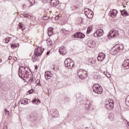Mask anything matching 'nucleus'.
Listing matches in <instances>:
<instances>
[{
    "instance_id": "obj_25",
    "label": "nucleus",
    "mask_w": 129,
    "mask_h": 129,
    "mask_svg": "<svg viewBox=\"0 0 129 129\" xmlns=\"http://www.w3.org/2000/svg\"><path fill=\"white\" fill-rule=\"evenodd\" d=\"M19 29H21L22 30V31H24V30H25V27H24V24H22L21 23H19Z\"/></svg>"
},
{
    "instance_id": "obj_17",
    "label": "nucleus",
    "mask_w": 129,
    "mask_h": 129,
    "mask_svg": "<svg viewBox=\"0 0 129 129\" xmlns=\"http://www.w3.org/2000/svg\"><path fill=\"white\" fill-rule=\"evenodd\" d=\"M123 66L125 69L129 68V59L125 60L123 63Z\"/></svg>"
},
{
    "instance_id": "obj_34",
    "label": "nucleus",
    "mask_w": 129,
    "mask_h": 129,
    "mask_svg": "<svg viewBox=\"0 0 129 129\" xmlns=\"http://www.w3.org/2000/svg\"><path fill=\"white\" fill-rule=\"evenodd\" d=\"M47 44L48 46H52V41L51 40H47Z\"/></svg>"
},
{
    "instance_id": "obj_53",
    "label": "nucleus",
    "mask_w": 129,
    "mask_h": 129,
    "mask_svg": "<svg viewBox=\"0 0 129 129\" xmlns=\"http://www.w3.org/2000/svg\"><path fill=\"white\" fill-rule=\"evenodd\" d=\"M2 62V59L0 58V63Z\"/></svg>"
},
{
    "instance_id": "obj_22",
    "label": "nucleus",
    "mask_w": 129,
    "mask_h": 129,
    "mask_svg": "<svg viewBox=\"0 0 129 129\" xmlns=\"http://www.w3.org/2000/svg\"><path fill=\"white\" fill-rule=\"evenodd\" d=\"M109 118L110 120L114 119V114L113 113H110L109 114Z\"/></svg>"
},
{
    "instance_id": "obj_36",
    "label": "nucleus",
    "mask_w": 129,
    "mask_h": 129,
    "mask_svg": "<svg viewBox=\"0 0 129 129\" xmlns=\"http://www.w3.org/2000/svg\"><path fill=\"white\" fill-rule=\"evenodd\" d=\"M101 78V77L100 76H94V79H97V80H99V79H100V78Z\"/></svg>"
},
{
    "instance_id": "obj_41",
    "label": "nucleus",
    "mask_w": 129,
    "mask_h": 129,
    "mask_svg": "<svg viewBox=\"0 0 129 129\" xmlns=\"http://www.w3.org/2000/svg\"><path fill=\"white\" fill-rule=\"evenodd\" d=\"M29 4L31 5V6H33V5L35 4V1L30 0Z\"/></svg>"
},
{
    "instance_id": "obj_26",
    "label": "nucleus",
    "mask_w": 129,
    "mask_h": 129,
    "mask_svg": "<svg viewBox=\"0 0 129 129\" xmlns=\"http://www.w3.org/2000/svg\"><path fill=\"white\" fill-rule=\"evenodd\" d=\"M39 102H40V99H34L32 101V103L33 104H37V103H39Z\"/></svg>"
},
{
    "instance_id": "obj_52",
    "label": "nucleus",
    "mask_w": 129,
    "mask_h": 129,
    "mask_svg": "<svg viewBox=\"0 0 129 129\" xmlns=\"http://www.w3.org/2000/svg\"><path fill=\"white\" fill-rule=\"evenodd\" d=\"M127 124L128 126H129V122H127Z\"/></svg>"
},
{
    "instance_id": "obj_28",
    "label": "nucleus",
    "mask_w": 129,
    "mask_h": 129,
    "mask_svg": "<svg viewBox=\"0 0 129 129\" xmlns=\"http://www.w3.org/2000/svg\"><path fill=\"white\" fill-rule=\"evenodd\" d=\"M52 112H53V115L54 117H57V116H58V111L53 110H52Z\"/></svg>"
},
{
    "instance_id": "obj_37",
    "label": "nucleus",
    "mask_w": 129,
    "mask_h": 129,
    "mask_svg": "<svg viewBox=\"0 0 129 129\" xmlns=\"http://www.w3.org/2000/svg\"><path fill=\"white\" fill-rule=\"evenodd\" d=\"M11 39H12V38H11V37L6 38V39H5L6 43H9L10 42V41H11Z\"/></svg>"
},
{
    "instance_id": "obj_27",
    "label": "nucleus",
    "mask_w": 129,
    "mask_h": 129,
    "mask_svg": "<svg viewBox=\"0 0 129 129\" xmlns=\"http://www.w3.org/2000/svg\"><path fill=\"white\" fill-rule=\"evenodd\" d=\"M21 104H28V99H24L21 101Z\"/></svg>"
},
{
    "instance_id": "obj_14",
    "label": "nucleus",
    "mask_w": 129,
    "mask_h": 129,
    "mask_svg": "<svg viewBox=\"0 0 129 129\" xmlns=\"http://www.w3.org/2000/svg\"><path fill=\"white\" fill-rule=\"evenodd\" d=\"M117 11L116 10H112L110 11V15L112 18H115L116 17V15H117Z\"/></svg>"
},
{
    "instance_id": "obj_2",
    "label": "nucleus",
    "mask_w": 129,
    "mask_h": 129,
    "mask_svg": "<svg viewBox=\"0 0 129 129\" xmlns=\"http://www.w3.org/2000/svg\"><path fill=\"white\" fill-rule=\"evenodd\" d=\"M45 49L42 48L41 47H39L37 48H36L34 50V53L32 56V60L33 62H37V60H38V57H40L42 54H43V52H44V50Z\"/></svg>"
},
{
    "instance_id": "obj_10",
    "label": "nucleus",
    "mask_w": 129,
    "mask_h": 129,
    "mask_svg": "<svg viewBox=\"0 0 129 129\" xmlns=\"http://www.w3.org/2000/svg\"><path fill=\"white\" fill-rule=\"evenodd\" d=\"M117 35V32L115 31L114 30H111L108 35V37L109 39H110V38H115Z\"/></svg>"
},
{
    "instance_id": "obj_31",
    "label": "nucleus",
    "mask_w": 129,
    "mask_h": 129,
    "mask_svg": "<svg viewBox=\"0 0 129 129\" xmlns=\"http://www.w3.org/2000/svg\"><path fill=\"white\" fill-rule=\"evenodd\" d=\"M17 47H19V43L11 44V48H12V49H15V48H17Z\"/></svg>"
},
{
    "instance_id": "obj_50",
    "label": "nucleus",
    "mask_w": 129,
    "mask_h": 129,
    "mask_svg": "<svg viewBox=\"0 0 129 129\" xmlns=\"http://www.w3.org/2000/svg\"><path fill=\"white\" fill-rule=\"evenodd\" d=\"M12 56H9L8 60H12Z\"/></svg>"
},
{
    "instance_id": "obj_39",
    "label": "nucleus",
    "mask_w": 129,
    "mask_h": 129,
    "mask_svg": "<svg viewBox=\"0 0 129 129\" xmlns=\"http://www.w3.org/2000/svg\"><path fill=\"white\" fill-rule=\"evenodd\" d=\"M104 74L107 77V78H110V75L107 74V72H104Z\"/></svg>"
},
{
    "instance_id": "obj_3",
    "label": "nucleus",
    "mask_w": 129,
    "mask_h": 129,
    "mask_svg": "<svg viewBox=\"0 0 129 129\" xmlns=\"http://www.w3.org/2000/svg\"><path fill=\"white\" fill-rule=\"evenodd\" d=\"M123 49V45L122 44H116L111 48L110 50V53L111 55H116L119 51Z\"/></svg>"
},
{
    "instance_id": "obj_48",
    "label": "nucleus",
    "mask_w": 129,
    "mask_h": 129,
    "mask_svg": "<svg viewBox=\"0 0 129 129\" xmlns=\"http://www.w3.org/2000/svg\"><path fill=\"white\" fill-rule=\"evenodd\" d=\"M13 60H14V61H17V60H18V58H17V57H14Z\"/></svg>"
},
{
    "instance_id": "obj_20",
    "label": "nucleus",
    "mask_w": 129,
    "mask_h": 129,
    "mask_svg": "<svg viewBox=\"0 0 129 129\" xmlns=\"http://www.w3.org/2000/svg\"><path fill=\"white\" fill-rule=\"evenodd\" d=\"M47 31H48V36H52V35H53V28H48Z\"/></svg>"
},
{
    "instance_id": "obj_19",
    "label": "nucleus",
    "mask_w": 129,
    "mask_h": 129,
    "mask_svg": "<svg viewBox=\"0 0 129 129\" xmlns=\"http://www.w3.org/2000/svg\"><path fill=\"white\" fill-rule=\"evenodd\" d=\"M88 62L90 65H94L95 63V60H94L93 58H89L88 59Z\"/></svg>"
},
{
    "instance_id": "obj_47",
    "label": "nucleus",
    "mask_w": 129,
    "mask_h": 129,
    "mask_svg": "<svg viewBox=\"0 0 129 129\" xmlns=\"http://www.w3.org/2000/svg\"><path fill=\"white\" fill-rule=\"evenodd\" d=\"M31 82H33V81H35V77H33L32 79L31 80Z\"/></svg>"
},
{
    "instance_id": "obj_33",
    "label": "nucleus",
    "mask_w": 129,
    "mask_h": 129,
    "mask_svg": "<svg viewBox=\"0 0 129 129\" xmlns=\"http://www.w3.org/2000/svg\"><path fill=\"white\" fill-rule=\"evenodd\" d=\"M86 108H89L90 107V103L88 101L86 102Z\"/></svg>"
},
{
    "instance_id": "obj_21",
    "label": "nucleus",
    "mask_w": 129,
    "mask_h": 129,
    "mask_svg": "<svg viewBox=\"0 0 129 129\" xmlns=\"http://www.w3.org/2000/svg\"><path fill=\"white\" fill-rule=\"evenodd\" d=\"M87 17L88 19H92V18H93V12H92V11H91L87 15Z\"/></svg>"
},
{
    "instance_id": "obj_23",
    "label": "nucleus",
    "mask_w": 129,
    "mask_h": 129,
    "mask_svg": "<svg viewBox=\"0 0 129 129\" xmlns=\"http://www.w3.org/2000/svg\"><path fill=\"white\" fill-rule=\"evenodd\" d=\"M91 12V11H90L89 9L86 8L84 10V13H85V16H86V17L87 16V15Z\"/></svg>"
},
{
    "instance_id": "obj_8",
    "label": "nucleus",
    "mask_w": 129,
    "mask_h": 129,
    "mask_svg": "<svg viewBox=\"0 0 129 129\" xmlns=\"http://www.w3.org/2000/svg\"><path fill=\"white\" fill-rule=\"evenodd\" d=\"M102 35H103V30L99 29L97 30L95 33H94L93 36L96 38L97 37H101V36H102Z\"/></svg>"
},
{
    "instance_id": "obj_51",
    "label": "nucleus",
    "mask_w": 129,
    "mask_h": 129,
    "mask_svg": "<svg viewBox=\"0 0 129 129\" xmlns=\"http://www.w3.org/2000/svg\"><path fill=\"white\" fill-rule=\"evenodd\" d=\"M50 53H51V51H48L47 52L46 54H47V55H48L49 54H50Z\"/></svg>"
},
{
    "instance_id": "obj_30",
    "label": "nucleus",
    "mask_w": 129,
    "mask_h": 129,
    "mask_svg": "<svg viewBox=\"0 0 129 129\" xmlns=\"http://www.w3.org/2000/svg\"><path fill=\"white\" fill-rule=\"evenodd\" d=\"M91 31H92V27L91 26H89L87 28V34H89Z\"/></svg>"
},
{
    "instance_id": "obj_4",
    "label": "nucleus",
    "mask_w": 129,
    "mask_h": 129,
    "mask_svg": "<svg viewBox=\"0 0 129 129\" xmlns=\"http://www.w3.org/2000/svg\"><path fill=\"white\" fill-rule=\"evenodd\" d=\"M93 92L97 94H101L103 93V89L99 84H95L93 86Z\"/></svg>"
},
{
    "instance_id": "obj_38",
    "label": "nucleus",
    "mask_w": 129,
    "mask_h": 129,
    "mask_svg": "<svg viewBox=\"0 0 129 129\" xmlns=\"http://www.w3.org/2000/svg\"><path fill=\"white\" fill-rule=\"evenodd\" d=\"M34 92V90L33 89H31L28 91L27 92V95H29V94H31V93H33Z\"/></svg>"
},
{
    "instance_id": "obj_29",
    "label": "nucleus",
    "mask_w": 129,
    "mask_h": 129,
    "mask_svg": "<svg viewBox=\"0 0 129 129\" xmlns=\"http://www.w3.org/2000/svg\"><path fill=\"white\" fill-rule=\"evenodd\" d=\"M125 104L127 106H129V96H127L126 98Z\"/></svg>"
},
{
    "instance_id": "obj_12",
    "label": "nucleus",
    "mask_w": 129,
    "mask_h": 129,
    "mask_svg": "<svg viewBox=\"0 0 129 129\" xmlns=\"http://www.w3.org/2000/svg\"><path fill=\"white\" fill-rule=\"evenodd\" d=\"M50 5L52 7L58 9V6H59V1L58 0H51Z\"/></svg>"
},
{
    "instance_id": "obj_13",
    "label": "nucleus",
    "mask_w": 129,
    "mask_h": 129,
    "mask_svg": "<svg viewBox=\"0 0 129 129\" xmlns=\"http://www.w3.org/2000/svg\"><path fill=\"white\" fill-rule=\"evenodd\" d=\"M105 58V54L103 53H100L97 57V60L99 62H101L104 60Z\"/></svg>"
},
{
    "instance_id": "obj_18",
    "label": "nucleus",
    "mask_w": 129,
    "mask_h": 129,
    "mask_svg": "<svg viewBox=\"0 0 129 129\" xmlns=\"http://www.w3.org/2000/svg\"><path fill=\"white\" fill-rule=\"evenodd\" d=\"M120 12L121 13V15H122L123 17H126V16H128V13H127L125 10H120Z\"/></svg>"
},
{
    "instance_id": "obj_49",
    "label": "nucleus",
    "mask_w": 129,
    "mask_h": 129,
    "mask_svg": "<svg viewBox=\"0 0 129 129\" xmlns=\"http://www.w3.org/2000/svg\"><path fill=\"white\" fill-rule=\"evenodd\" d=\"M35 69H36V70H37L38 69V66L37 65L35 66Z\"/></svg>"
},
{
    "instance_id": "obj_45",
    "label": "nucleus",
    "mask_w": 129,
    "mask_h": 129,
    "mask_svg": "<svg viewBox=\"0 0 129 129\" xmlns=\"http://www.w3.org/2000/svg\"><path fill=\"white\" fill-rule=\"evenodd\" d=\"M48 2H51V0H43L44 3H48Z\"/></svg>"
},
{
    "instance_id": "obj_5",
    "label": "nucleus",
    "mask_w": 129,
    "mask_h": 129,
    "mask_svg": "<svg viewBox=\"0 0 129 129\" xmlns=\"http://www.w3.org/2000/svg\"><path fill=\"white\" fill-rule=\"evenodd\" d=\"M105 105L107 109H112L114 106V102L113 100L109 99L105 102Z\"/></svg>"
},
{
    "instance_id": "obj_15",
    "label": "nucleus",
    "mask_w": 129,
    "mask_h": 129,
    "mask_svg": "<svg viewBox=\"0 0 129 129\" xmlns=\"http://www.w3.org/2000/svg\"><path fill=\"white\" fill-rule=\"evenodd\" d=\"M44 76H45V78L46 80H49V79H51V78L52 77V74L49 71L46 72L45 73Z\"/></svg>"
},
{
    "instance_id": "obj_16",
    "label": "nucleus",
    "mask_w": 129,
    "mask_h": 129,
    "mask_svg": "<svg viewBox=\"0 0 129 129\" xmlns=\"http://www.w3.org/2000/svg\"><path fill=\"white\" fill-rule=\"evenodd\" d=\"M87 46L90 48H94L95 47V42L92 40L89 41L87 43Z\"/></svg>"
},
{
    "instance_id": "obj_32",
    "label": "nucleus",
    "mask_w": 129,
    "mask_h": 129,
    "mask_svg": "<svg viewBox=\"0 0 129 129\" xmlns=\"http://www.w3.org/2000/svg\"><path fill=\"white\" fill-rule=\"evenodd\" d=\"M2 88L4 91L8 90V86H7L6 85H3L2 87Z\"/></svg>"
},
{
    "instance_id": "obj_11",
    "label": "nucleus",
    "mask_w": 129,
    "mask_h": 129,
    "mask_svg": "<svg viewBox=\"0 0 129 129\" xmlns=\"http://www.w3.org/2000/svg\"><path fill=\"white\" fill-rule=\"evenodd\" d=\"M74 38H79V39H83L85 38V35L81 32H77L74 34Z\"/></svg>"
},
{
    "instance_id": "obj_44",
    "label": "nucleus",
    "mask_w": 129,
    "mask_h": 129,
    "mask_svg": "<svg viewBox=\"0 0 129 129\" xmlns=\"http://www.w3.org/2000/svg\"><path fill=\"white\" fill-rule=\"evenodd\" d=\"M48 18L47 16L43 17V20H48Z\"/></svg>"
},
{
    "instance_id": "obj_35",
    "label": "nucleus",
    "mask_w": 129,
    "mask_h": 129,
    "mask_svg": "<svg viewBox=\"0 0 129 129\" xmlns=\"http://www.w3.org/2000/svg\"><path fill=\"white\" fill-rule=\"evenodd\" d=\"M23 17H25V18H27V19H30V18H31V16L30 15L26 13L23 14Z\"/></svg>"
},
{
    "instance_id": "obj_43",
    "label": "nucleus",
    "mask_w": 129,
    "mask_h": 129,
    "mask_svg": "<svg viewBox=\"0 0 129 129\" xmlns=\"http://www.w3.org/2000/svg\"><path fill=\"white\" fill-rule=\"evenodd\" d=\"M3 129H8V125L7 123L4 124Z\"/></svg>"
},
{
    "instance_id": "obj_40",
    "label": "nucleus",
    "mask_w": 129,
    "mask_h": 129,
    "mask_svg": "<svg viewBox=\"0 0 129 129\" xmlns=\"http://www.w3.org/2000/svg\"><path fill=\"white\" fill-rule=\"evenodd\" d=\"M61 33H63V34H66V32H68V31L66 30L65 29H61Z\"/></svg>"
},
{
    "instance_id": "obj_1",
    "label": "nucleus",
    "mask_w": 129,
    "mask_h": 129,
    "mask_svg": "<svg viewBox=\"0 0 129 129\" xmlns=\"http://www.w3.org/2000/svg\"><path fill=\"white\" fill-rule=\"evenodd\" d=\"M32 73L30 72V70H28V68L21 67L19 69V76L22 79L26 80L27 79L28 81L31 80V77H32Z\"/></svg>"
},
{
    "instance_id": "obj_9",
    "label": "nucleus",
    "mask_w": 129,
    "mask_h": 129,
    "mask_svg": "<svg viewBox=\"0 0 129 129\" xmlns=\"http://www.w3.org/2000/svg\"><path fill=\"white\" fill-rule=\"evenodd\" d=\"M59 54L64 56V55H66L67 53V49H66V47L64 46H61L58 50Z\"/></svg>"
},
{
    "instance_id": "obj_46",
    "label": "nucleus",
    "mask_w": 129,
    "mask_h": 129,
    "mask_svg": "<svg viewBox=\"0 0 129 129\" xmlns=\"http://www.w3.org/2000/svg\"><path fill=\"white\" fill-rule=\"evenodd\" d=\"M54 20H55L56 21H57V20H59V16H56L54 18Z\"/></svg>"
},
{
    "instance_id": "obj_7",
    "label": "nucleus",
    "mask_w": 129,
    "mask_h": 129,
    "mask_svg": "<svg viewBox=\"0 0 129 129\" xmlns=\"http://www.w3.org/2000/svg\"><path fill=\"white\" fill-rule=\"evenodd\" d=\"M64 65L68 68H72L74 66V62L71 59L67 58L64 60Z\"/></svg>"
},
{
    "instance_id": "obj_24",
    "label": "nucleus",
    "mask_w": 129,
    "mask_h": 129,
    "mask_svg": "<svg viewBox=\"0 0 129 129\" xmlns=\"http://www.w3.org/2000/svg\"><path fill=\"white\" fill-rule=\"evenodd\" d=\"M4 113L6 116H10L11 113H10V111L8 110V109H4Z\"/></svg>"
},
{
    "instance_id": "obj_42",
    "label": "nucleus",
    "mask_w": 129,
    "mask_h": 129,
    "mask_svg": "<svg viewBox=\"0 0 129 129\" xmlns=\"http://www.w3.org/2000/svg\"><path fill=\"white\" fill-rule=\"evenodd\" d=\"M35 83L37 85H40V80H37L35 81Z\"/></svg>"
},
{
    "instance_id": "obj_6",
    "label": "nucleus",
    "mask_w": 129,
    "mask_h": 129,
    "mask_svg": "<svg viewBox=\"0 0 129 129\" xmlns=\"http://www.w3.org/2000/svg\"><path fill=\"white\" fill-rule=\"evenodd\" d=\"M78 75L80 79H84L85 76L87 77V72L84 70L80 69L78 71Z\"/></svg>"
}]
</instances>
